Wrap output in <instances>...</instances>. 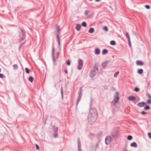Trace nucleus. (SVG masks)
Wrapping results in <instances>:
<instances>
[{"label":"nucleus","instance_id":"nucleus-1","mask_svg":"<svg viewBox=\"0 0 151 151\" xmlns=\"http://www.w3.org/2000/svg\"><path fill=\"white\" fill-rule=\"evenodd\" d=\"M97 118V115L96 109L95 108L91 109L88 115V122L92 124L95 122Z\"/></svg>","mask_w":151,"mask_h":151},{"label":"nucleus","instance_id":"nucleus-2","mask_svg":"<svg viewBox=\"0 0 151 151\" xmlns=\"http://www.w3.org/2000/svg\"><path fill=\"white\" fill-rule=\"evenodd\" d=\"M98 68L96 66H94L93 69L91 71L90 75V77L92 78L94 77L96 73L98 72Z\"/></svg>","mask_w":151,"mask_h":151},{"label":"nucleus","instance_id":"nucleus-3","mask_svg":"<svg viewBox=\"0 0 151 151\" xmlns=\"http://www.w3.org/2000/svg\"><path fill=\"white\" fill-rule=\"evenodd\" d=\"M82 88L81 87L78 92V99L76 103V105L77 106L82 96Z\"/></svg>","mask_w":151,"mask_h":151},{"label":"nucleus","instance_id":"nucleus-4","mask_svg":"<svg viewBox=\"0 0 151 151\" xmlns=\"http://www.w3.org/2000/svg\"><path fill=\"white\" fill-rule=\"evenodd\" d=\"M78 65L77 67L78 69L79 70H80L81 69L83 65V63L82 60L81 59H79L78 61Z\"/></svg>","mask_w":151,"mask_h":151},{"label":"nucleus","instance_id":"nucleus-5","mask_svg":"<svg viewBox=\"0 0 151 151\" xmlns=\"http://www.w3.org/2000/svg\"><path fill=\"white\" fill-rule=\"evenodd\" d=\"M111 137L110 136H108L105 139V142L106 145L108 144L112 140Z\"/></svg>","mask_w":151,"mask_h":151},{"label":"nucleus","instance_id":"nucleus-6","mask_svg":"<svg viewBox=\"0 0 151 151\" xmlns=\"http://www.w3.org/2000/svg\"><path fill=\"white\" fill-rule=\"evenodd\" d=\"M116 93L117 95L116 96H115L114 99V104L117 103L119 99V97L118 96L119 94L117 92H116Z\"/></svg>","mask_w":151,"mask_h":151},{"label":"nucleus","instance_id":"nucleus-7","mask_svg":"<svg viewBox=\"0 0 151 151\" xmlns=\"http://www.w3.org/2000/svg\"><path fill=\"white\" fill-rule=\"evenodd\" d=\"M52 57L53 58V61L54 62H56V60L55 59L54 56V47L53 45H52Z\"/></svg>","mask_w":151,"mask_h":151},{"label":"nucleus","instance_id":"nucleus-8","mask_svg":"<svg viewBox=\"0 0 151 151\" xmlns=\"http://www.w3.org/2000/svg\"><path fill=\"white\" fill-rule=\"evenodd\" d=\"M78 151H82L81 148V143L79 138H78Z\"/></svg>","mask_w":151,"mask_h":151},{"label":"nucleus","instance_id":"nucleus-9","mask_svg":"<svg viewBox=\"0 0 151 151\" xmlns=\"http://www.w3.org/2000/svg\"><path fill=\"white\" fill-rule=\"evenodd\" d=\"M126 36L127 38V39H128L129 45L130 47H131V43L130 40V37H129V34L127 32L126 33Z\"/></svg>","mask_w":151,"mask_h":151},{"label":"nucleus","instance_id":"nucleus-10","mask_svg":"<svg viewBox=\"0 0 151 151\" xmlns=\"http://www.w3.org/2000/svg\"><path fill=\"white\" fill-rule=\"evenodd\" d=\"M109 62V61H107L103 62L102 64V66L103 68H105Z\"/></svg>","mask_w":151,"mask_h":151},{"label":"nucleus","instance_id":"nucleus-11","mask_svg":"<svg viewBox=\"0 0 151 151\" xmlns=\"http://www.w3.org/2000/svg\"><path fill=\"white\" fill-rule=\"evenodd\" d=\"M98 146V144H97L95 146H92L91 147L90 150L91 151H96Z\"/></svg>","mask_w":151,"mask_h":151},{"label":"nucleus","instance_id":"nucleus-12","mask_svg":"<svg viewBox=\"0 0 151 151\" xmlns=\"http://www.w3.org/2000/svg\"><path fill=\"white\" fill-rule=\"evenodd\" d=\"M146 103L144 102H140L137 104V106L141 107H143L144 106Z\"/></svg>","mask_w":151,"mask_h":151},{"label":"nucleus","instance_id":"nucleus-13","mask_svg":"<svg viewBox=\"0 0 151 151\" xmlns=\"http://www.w3.org/2000/svg\"><path fill=\"white\" fill-rule=\"evenodd\" d=\"M118 134V131H117L115 134L112 133L111 134V135L110 136H111V137L112 138H115V137H117V135Z\"/></svg>","mask_w":151,"mask_h":151},{"label":"nucleus","instance_id":"nucleus-14","mask_svg":"<svg viewBox=\"0 0 151 151\" xmlns=\"http://www.w3.org/2000/svg\"><path fill=\"white\" fill-rule=\"evenodd\" d=\"M128 99L132 101H134L135 100V97L134 96H129L128 98Z\"/></svg>","mask_w":151,"mask_h":151},{"label":"nucleus","instance_id":"nucleus-15","mask_svg":"<svg viewBox=\"0 0 151 151\" xmlns=\"http://www.w3.org/2000/svg\"><path fill=\"white\" fill-rule=\"evenodd\" d=\"M136 64L137 65L140 66L144 64L143 62L139 60H137V61Z\"/></svg>","mask_w":151,"mask_h":151},{"label":"nucleus","instance_id":"nucleus-16","mask_svg":"<svg viewBox=\"0 0 151 151\" xmlns=\"http://www.w3.org/2000/svg\"><path fill=\"white\" fill-rule=\"evenodd\" d=\"M52 129L54 133L57 132L58 127H56L55 126H53L52 127Z\"/></svg>","mask_w":151,"mask_h":151},{"label":"nucleus","instance_id":"nucleus-17","mask_svg":"<svg viewBox=\"0 0 151 151\" xmlns=\"http://www.w3.org/2000/svg\"><path fill=\"white\" fill-rule=\"evenodd\" d=\"M95 53L96 55H99L100 53V50L99 48H96L95 50Z\"/></svg>","mask_w":151,"mask_h":151},{"label":"nucleus","instance_id":"nucleus-18","mask_svg":"<svg viewBox=\"0 0 151 151\" xmlns=\"http://www.w3.org/2000/svg\"><path fill=\"white\" fill-rule=\"evenodd\" d=\"M57 38L58 40V45L59 46H60V40L59 37V35L58 34L57 35Z\"/></svg>","mask_w":151,"mask_h":151},{"label":"nucleus","instance_id":"nucleus-19","mask_svg":"<svg viewBox=\"0 0 151 151\" xmlns=\"http://www.w3.org/2000/svg\"><path fill=\"white\" fill-rule=\"evenodd\" d=\"M130 146L132 147H137V145L135 142H133L130 144Z\"/></svg>","mask_w":151,"mask_h":151},{"label":"nucleus","instance_id":"nucleus-20","mask_svg":"<svg viewBox=\"0 0 151 151\" xmlns=\"http://www.w3.org/2000/svg\"><path fill=\"white\" fill-rule=\"evenodd\" d=\"M108 50L106 49H104L103 50L102 54L103 55H105L108 53Z\"/></svg>","mask_w":151,"mask_h":151},{"label":"nucleus","instance_id":"nucleus-21","mask_svg":"<svg viewBox=\"0 0 151 151\" xmlns=\"http://www.w3.org/2000/svg\"><path fill=\"white\" fill-rule=\"evenodd\" d=\"M20 36H22V37L21 38V40H23L25 38V35H24V32L23 31H22V33L21 35Z\"/></svg>","mask_w":151,"mask_h":151},{"label":"nucleus","instance_id":"nucleus-22","mask_svg":"<svg viewBox=\"0 0 151 151\" xmlns=\"http://www.w3.org/2000/svg\"><path fill=\"white\" fill-rule=\"evenodd\" d=\"M94 29L93 28H90L88 30V32L90 33H93L94 32Z\"/></svg>","mask_w":151,"mask_h":151},{"label":"nucleus","instance_id":"nucleus-23","mask_svg":"<svg viewBox=\"0 0 151 151\" xmlns=\"http://www.w3.org/2000/svg\"><path fill=\"white\" fill-rule=\"evenodd\" d=\"M81 27V25L79 24H77V26L76 27V29L78 31L80 30Z\"/></svg>","mask_w":151,"mask_h":151},{"label":"nucleus","instance_id":"nucleus-24","mask_svg":"<svg viewBox=\"0 0 151 151\" xmlns=\"http://www.w3.org/2000/svg\"><path fill=\"white\" fill-rule=\"evenodd\" d=\"M143 70L142 69H139L137 70V72L139 74H141L143 73Z\"/></svg>","mask_w":151,"mask_h":151},{"label":"nucleus","instance_id":"nucleus-25","mask_svg":"<svg viewBox=\"0 0 151 151\" xmlns=\"http://www.w3.org/2000/svg\"><path fill=\"white\" fill-rule=\"evenodd\" d=\"M13 67L14 68V70H17L18 67L17 64H14L13 65Z\"/></svg>","mask_w":151,"mask_h":151},{"label":"nucleus","instance_id":"nucleus-26","mask_svg":"<svg viewBox=\"0 0 151 151\" xmlns=\"http://www.w3.org/2000/svg\"><path fill=\"white\" fill-rule=\"evenodd\" d=\"M61 95L62 98V99H63V87H62L61 88Z\"/></svg>","mask_w":151,"mask_h":151},{"label":"nucleus","instance_id":"nucleus-27","mask_svg":"<svg viewBox=\"0 0 151 151\" xmlns=\"http://www.w3.org/2000/svg\"><path fill=\"white\" fill-rule=\"evenodd\" d=\"M56 28L57 29L58 32L59 33H60V29L58 25H56Z\"/></svg>","mask_w":151,"mask_h":151},{"label":"nucleus","instance_id":"nucleus-28","mask_svg":"<svg viewBox=\"0 0 151 151\" xmlns=\"http://www.w3.org/2000/svg\"><path fill=\"white\" fill-rule=\"evenodd\" d=\"M33 80H34V78L33 77H32V76H30L29 77V81L32 82H33Z\"/></svg>","mask_w":151,"mask_h":151},{"label":"nucleus","instance_id":"nucleus-29","mask_svg":"<svg viewBox=\"0 0 151 151\" xmlns=\"http://www.w3.org/2000/svg\"><path fill=\"white\" fill-rule=\"evenodd\" d=\"M110 44L111 45H116V42L114 41H111L110 42Z\"/></svg>","mask_w":151,"mask_h":151},{"label":"nucleus","instance_id":"nucleus-30","mask_svg":"<svg viewBox=\"0 0 151 151\" xmlns=\"http://www.w3.org/2000/svg\"><path fill=\"white\" fill-rule=\"evenodd\" d=\"M144 109L145 110H149L150 109V107L148 105H146L144 108Z\"/></svg>","mask_w":151,"mask_h":151},{"label":"nucleus","instance_id":"nucleus-31","mask_svg":"<svg viewBox=\"0 0 151 151\" xmlns=\"http://www.w3.org/2000/svg\"><path fill=\"white\" fill-rule=\"evenodd\" d=\"M90 11L88 10H86L84 12L85 14L86 15H88V14L90 12Z\"/></svg>","mask_w":151,"mask_h":151},{"label":"nucleus","instance_id":"nucleus-32","mask_svg":"<svg viewBox=\"0 0 151 151\" xmlns=\"http://www.w3.org/2000/svg\"><path fill=\"white\" fill-rule=\"evenodd\" d=\"M26 72L27 73H29L30 72V70L29 69L27 68H26L25 69Z\"/></svg>","mask_w":151,"mask_h":151},{"label":"nucleus","instance_id":"nucleus-33","mask_svg":"<svg viewBox=\"0 0 151 151\" xmlns=\"http://www.w3.org/2000/svg\"><path fill=\"white\" fill-rule=\"evenodd\" d=\"M132 136L130 135H129L127 137V139L129 140H131L132 139Z\"/></svg>","mask_w":151,"mask_h":151},{"label":"nucleus","instance_id":"nucleus-34","mask_svg":"<svg viewBox=\"0 0 151 151\" xmlns=\"http://www.w3.org/2000/svg\"><path fill=\"white\" fill-rule=\"evenodd\" d=\"M119 72L118 71L116 72L114 74V76L116 78L117 76L118 75V74H119Z\"/></svg>","mask_w":151,"mask_h":151},{"label":"nucleus","instance_id":"nucleus-35","mask_svg":"<svg viewBox=\"0 0 151 151\" xmlns=\"http://www.w3.org/2000/svg\"><path fill=\"white\" fill-rule=\"evenodd\" d=\"M103 29L106 31H108V29L106 26H105L103 28Z\"/></svg>","mask_w":151,"mask_h":151},{"label":"nucleus","instance_id":"nucleus-36","mask_svg":"<svg viewBox=\"0 0 151 151\" xmlns=\"http://www.w3.org/2000/svg\"><path fill=\"white\" fill-rule=\"evenodd\" d=\"M5 76L4 74L0 73V78H5Z\"/></svg>","mask_w":151,"mask_h":151},{"label":"nucleus","instance_id":"nucleus-37","mask_svg":"<svg viewBox=\"0 0 151 151\" xmlns=\"http://www.w3.org/2000/svg\"><path fill=\"white\" fill-rule=\"evenodd\" d=\"M82 25L84 27H86V24L85 22H83L82 24Z\"/></svg>","mask_w":151,"mask_h":151},{"label":"nucleus","instance_id":"nucleus-38","mask_svg":"<svg viewBox=\"0 0 151 151\" xmlns=\"http://www.w3.org/2000/svg\"><path fill=\"white\" fill-rule=\"evenodd\" d=\"M66 64L68 65H70V61L69 60H68L66 61Z\"/></svg>","mask_w":151,"mask_h":151},{"label":"nucleus","instance_id":"nucleus-39","mask_svg":"<svg viewBox=\"0 0 151 151\" xmlns=\"http://www.w3.org/2000/svg\"><path fill=\"white\" fill-rule=\"evenodd\" d=\"M146 96L147 97L148 96L149 98L150 99H151V96L150 94H149V93H147L146 94Z\"/></svg>","mask_w":151,"mask_h":151},{"label":"nucleus","instance_id":"nucleus-40","mask_svg":"<svg viewBox=\"0 0 151 151\" xmlns=\"http://www.w3.org/2000/svg\"><path fill=\"white\" fill-rule=\"evenodd\" d=\"M55 134H54V137H55V138H56L58 137V133H57V132H56V133H55Z\"/></svg>","mask_w":151,"mask_h":151},{"label":"nucleus","instance_id":"nucleus-41","mask_svg":"<svg viewBox=\"0 0 151 151\" xmlns=\"http://www.w3.org/2000/svg\"><path fill=\"white\" fill-rule=\"evenodd\" d=\"M139 90V88H138L136 87L134 89V91L136 92H138Z\"/></svg>","mask_w":151,"mask_h":151},{"label":"nucleus","instance_id":"nucleus-42","mask_svg":"<svg viewBox=\"0 0 151 151\" xmlns=\"http://www.w3.org/2000/svg\"><path fill=\"white\" fill-rule=\"evenodd\" d=\"M148 135L150 139H151V132L148 133Z\"/></svg>","mask_w":151,"mask_h":151},{"label":"nucleus","instance_id":"nucleus-43","mask_svg":"<svg viewBox=\"0 0 151 151\" xmlns=\"http://www.w3.org/2000/svg\"><path fill=\"white\" fill-rule=\"evenodd\" d=\"M147 103L148 104H150L151 103V100H150V99L147 100Z\"/></svg>","mask_w":151,"mask_h":151},{"label":"nucleus","instance_id":"nucleus-44","mask_svg":"<svg viewBox=\"0 0 151 151\" xmlns=\"http://www.w3.org/2000/svg\"><path fill=\"white\" fill-rule=\"evenodd\" d=\"M141 114L143 115H145L146 114V112L144 111H142L141 112Z\"/></svg>","mask_w":151,"mask_h":151},{"label":"nucleus","instance_id":"nucleus-45","mask_svg":"<svg viewBox=\"0 0 151 151\" xmlns=\"http://www.w3.org/2000/svg\"><path fill=\"white\" fill-rule=\"evenodd\" d=\"M145 6L147 9H149L150 8V6L149 5H145Z\"/></svg>","mask_w":151,"mask_h":151},{"label":"nucleus","instance_id":"nucleus-46","mask_svg":"<svg viewBox=\"0 0 151 151\" xmlns=\"http://www.w3.org/2000/svg\"><path fill=\"white\" fill-rule=\"evenodd\" d=\"M35 145H36V147L37 149V150H38L39 149V146L37 144H36Z\"/></svg>","mask_w":151,"mask_h":151},{"label":"nucleus","instance_id":"nucleus-47","mask_svg":"<svg viewBox=\"0 0 151 151\" xmlns=\"http://www.w3.org/2000/svg\"><path fill=\"white\" fill-rule=\"evenodd\" d=\"M65 73H66V74H68V71H67V70H65Z\"/></svg>","mask_w":151,"mask_h":151},{"label":"nucleus","instance_id":"nucleus-48","mask_svg":"<svg viewBox=\"0 0 151 151\" xmlns=\"http://www.w3.org/2000/svg\"><path fill=\"white\" fill-rule=\"evenodd\" d=\"M100 0H95V1L97 2H99Z\"/></svg>","mask_w":151,"mask_h":151},{"label":"nucleus","instance_id":"nucleus-49","mask_svg":"<svg viewBox=\"0 0 151 151\" xmlns=\"http://www.w3.org/2000/svg\"><path fill=\"white\" fill-rule=\"evenodd\" d=\"M105 89L106 90H107V87L105 88Z\"/></svg>","mask_w":151,"mask_h":151},{"label":"nucleus","instance_id":"nucleus-50","mask_svg":"<svg viewBox=\"0 0 151 151\" xmlns=\"http://www.w3.org/2000/svg\"><path fill=\"white\" fill-rule=\"evenodd\" d=\"M114 91H115V88H114Z\"/></svg>","mask_w":151,"mask_h":151},{"label":"nucleus","instance_id":"nucleus-51","mask_svg":"<svg viewBox=\"0 0 151 151\" xmlns=\"http://www.w3.org/2000/svg\"><path fill=\"white\" fill-rule=\"evenodd\" d=\"M113 102H114V101H112L111 102V103H113Z\"/></svg>","mask_w":151,"mask_h":151},{"label":"nucleus","instance_id":"nucleus-52","mask_svg":"<svg viewBox=\"0 0 151 151\" xmlns=\"http://www.w3.org/2000/svg\"><path fill=\"white\" fill-rule=\"evenodd\" d=\"M1 69L0 68V72H1Z\"/></svg>","mask_w":151,"mask_h":151},{"label":"nucleus","instance_id":"nucleus-53","mask_svg":"<svg viewBox=\"0 0 151 151\" xmlns=\"http://www.w3.org/2000/svg\"><path fill=\"white\" fill-rule=\"evenodd\" d=\"M89 0V1H92V0Z\"/></svg>","mask_w":151,"mask_h":151}]
</instances>
